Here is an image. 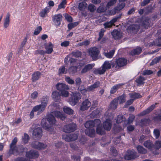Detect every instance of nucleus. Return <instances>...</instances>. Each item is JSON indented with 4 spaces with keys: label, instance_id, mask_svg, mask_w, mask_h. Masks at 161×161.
Masks as SVG:
<instances>
[{
    "label": "nucleus",
    "instance_id": "nucleus-1",
    "mask_svg": "<svg viewBox=\"0 0 161 161\" xmlns=\"http://www.w3.org/2000/svg\"><path fill=\"white\" fill-rule=\"evenodd\" d=\"M54 116L63 120H64L66 118L64 114L58 111H54L52 112L51 114L48 115L47 118V120L49 124L47 123L46 119L43 118L42 119L41 124L44 128L48 129L51 127V125L56 124V120Z\"/></svg>",
    "mask_w": 161,
    "mask_h": 161
},
{
    "label": "nucleus",
    "instance_id": "nucleus-2",
    "mask_svg": "<svg viewBox=\"0 0 161 161\" xmlns=\"http://www.w3.org/2000/svg\"><path fill=\"white\" fill-rule=\"evenodd\" d=\"M101 123V121L99 119L94 121L89 120L86 122L85 126L87 129L85 131V133L91 137H93L95 135V130L92 128L95 126H97Z\"/></svg>",
    "mask_w": 161,
    "mask_h": 161
},
{
    "label": "nucleus",
    "instance_id": "nucleus-3",
    "mask_svg": "<svg viewBox=\"0 0 161 161\" xmlns=\"http://www.w3.org/2000/svg\"><path fill=\"white\" fill-rule=\"evenodd\" d=\"M81 97V95L78 92H72L71 94V97L69 99V102L70 105L74 106L78 102Z\"/></svg>",
    "mask_w": 161,
    "mask_h": 161
},
{
    "label": "nucleus",
    "instance_id": "nucleus-4",
    "mask_svg": "<svg viewBox=\"0 0 161 161\" xmlns=\"http://www.w3.org/2000/svg\"><path fill=\"white\" fill-rule=\"evenodd\" d=\"M88 51L89 55L93 60H95L97 59L99 53L97 48L95 47L91 48L89 49Z\"/></svg>",
    "mask_w": 161,
    "mask_h": 161
},
{
    "label": "nucleus",
    "instance_id": "nucleus-5",
    "mask_svg": "<svg viewBox=\"0 0 161 161\" xmlns=\"http://www.w3.org/2000/svg\"><path fill=\"white\" fill-rule=\"evenodd\" d=\"M126 0H119V3L117 6L115 7L114 9V11L112 12V14H114L116 13L119 12L122 10L125 6V3L124 2Z\"/></svg>",
    "mask_w": 161,
    "mask_h": 161
},
{
    "label": "nucleus",
    "instance_id": "nucleus-6",
    "mask_svg": "<svg viewBox=\"0 0 161 161\" xmlns=\"http://www.w3.org/2000/svg\"><path fill=\"white\" fill-rule=\"evenodd\" d=\"M23 148L21 146H17L12 147V151L10 152L11 148L9 151L10 154L18 155L23 151Z\"/></svg>",
    "mask_w": 161,
    "mask_h": 161
},
{
    "label": "nucleus",
    "instance_id": "nucleus-7",
    "mask_svg": "<svg viewBox=\"0 0 161 161\" xmlns=\"http://www.w3.org/2000/svg\"><path fill=\"white\" fill-rule=\"evenodd\" d=\"M32 146L33 148L38 150L44 149L47 147L46 144L38 141H35L32 142Z\"/></svg>",
    "mask_w": 161,
    "mask_h": 161
},
{
    "label": "nucleus",
    "instance_id": "nucleus-8",
    "mask_svg": "<svg viewBox=\"0 0 161 161\" xmlns=\"http://www.w3.org/2000/svg\"><path fill=\"white\" fill-rule=\"evenodd\" d=\"M136 155V153L134 150H128L126 154L124 156V158L125 159L128 160L133 159L137 157Z\"/></svg>",
    "mask_w": 161,
    "mask_h": 161
},
{
    "label": "nucleus",
    "instance_id": "nucleus-9",
    "mask_svg": "<svg viewBox=\"0 0 161 161\" xmlns=\"http://www.w3.org/2000/svg\"><path fill=\"white\" fill-rule=\"evenodd\" d=\"M63 16L61 14H55L52 17V20L56 25H59L62 19Z\"/></svg>",
    "mask_w": 161,
    "mask_h": 161
},
{
    "label": "nucleus",
    "instance_id": "nucleus-10",
    "mask_svg": "<svg viewBox=\"0 0 161 161\" xmlns=\"http://www.w3.org/2000/svg\"><path fill=\"white\" fill-rule=\"evenodd\" d=\"M76 125L74 124H70L64 126L63 131L65 132H69L74 131L75 129Z\"/></svg>",
    "mask_w": 161,
    "mask_h": 161
},
{
    "label": "nucleus",
    "instance_id": "nucleus-11",
    "mask_svg": "<svg viewBox=\"0 0 161 161\" xmlns=\"http://www.w3.org/2000/svg\"><path fill=\"white\" fill-rule=\"evenodd\" d=\"M91 105V103L88 99H86L82 103L80 108V110L84 111L87 109Z\"/></svg>",
    "mask_w": 161,
    "mask_h": 161
},
{
    "label": "nucleus",
    "instance_id": "nucleus-12",
    "mask_svg": "<svg viewBox=\"0 0 161 161\" xmlns=\"http://www.w3.org/2000/svg\"><path fill=\"white\" fill-rule=\"evenodd\" d=\"M56 88L59 91H61L64 90H69V86L63 83H58L56 85Z\"/></svg>",
    "mask_w": 161,
    "mask_h": 161
},
{
    "label": "nucleus",
    "instance_id": "nucleus-13",
    "mask_svg": "<svg viewBox=\"0 0 161 161\" xmlns=\"http://www.w3.org/2000/svg\"><path fill=\"white\" fill-rule=\"evenodd\" d=\"M33 134L37 138H40L42 136V130L41 128L38 127L35 128L33 131Z\"/></svg>",
    "mask_w": 161,
    "mask_h": 161
},
{
    "label": "nucleus",
    "instance_id": "nucleus-14",
    "mask_svg": "<svg viewBox=\"0 0 161 161\" xmlns=\"http://www.w3.org/2000/svg\"><path fill=\"white\" fill-rule=\"evenodd\" d=\"M26 156L30 159L33 158L38 157V152L36 151L31 150L26 153Z\"/></svg>",
    "mask_w": 161,
    "mask_h": 161
},
{
    "label": "nucleus",
    "instance_id": "nucleus-15",
    "mask_svg": "<svg viewBox=\"0 0 161 161\" xmlns=\"http://www.w3.org/2000/svg\"><path fill=\"white\" fill-rule=\"evenodd\" d=\"M95 65L94 64H89L85 66L82 69L81 71V74H85L91 69H92V68L94 67Z\"/></svg>",
    "mask_w": 161,
    "mask_h": 161
},
{
    "label": "nucleus",
    "instance_id": "nucleus-16",
    "mask_svg": "<svg viewBox=\"0 0 161 161\" xmlns=\"http://www.w3.org/2000/svg\"><path fill=\"white\" fill-rule=\"evenodd\" d=\"M118 18V17H115L112 19L109 22H107L104 23L103 24L104 27L105 28H107L112 27L113 25H114V23L117 21Z\"/></svg>",
    "mask_w": 161,
    "mask_h": 161
},
{
    "label": "nucleus",
    "instance_id": "nucleus-17",
    "mask_svg": "<svg viewBox=\"0 0 161 161\" xmlns=\"http://www.w3.org/2000/svg\"><path fill=\"white\" fill-rule=\"evenodd\" d=\"M114 64L112 63L111 61H106L104 62L102 66L106 71L111 68V65L113 67H117V66H115Z\"/></svg>",
    "mask_w": 161,
    "mask_h": 161
},
{
    "label": "nucleus",
    "instance_id": "nucleus-18",
    "mask_svg": "<svg viewBox=\"0 0 161 161\" xmlns=\"http://www.w3.org/2000/svg\"><path fill=\"white\" fill-rule=\"evenodd\" d=\"M104 128L106 130H110L112 126V121L110 119H106L103 124Z\"/></svg>",
    "mask_w": 161,
    "mask_h": 161
},
{
    "label": "nucleus",
    "instance_id": "nucleus-19",
    "mask_svg": "<svg viewBox=\"0 0 161 161\" xmlns=\"http://www.w3.org/2000/svg\"><path fill=\"white\" fill-rule=\"evenodd\" d=\"M127 60L124 58H119L116 60V64L119 67H122L126 64Z\"/></svg>",
    "mask_w": 161,
    "mask_h": 161
},
{
    "label": "nucleus",
    "instance_id": "nucleus-20",
    "mask_svg": "<svg viewBox=\"0 0 161 161\" xmlns=\"http://www.w3.org/2000/svg\"><path fill=\"white\" fill-rule=\"evenodd\" d=\"M53 45L51 42H49L45 46L46 53L51 54L53 51Z\"/></svg>",
    "mask_w": 161,
    "mask_h": 161
},
{
    "label": "nucleus",
    "instance_id": "nucleus-21",
    "mask_svg": "<svg viewBox=\"0 0 161 161\" xmlns=\"http://www.w3.org/2000/svg\"><path fill=\"white\" fill-rule=\"evenodd\" d=\"M10 14L9 13H7L4 19L3 26L4 28H7L9 26L10 21Z\"/></svg>",
    "mask_w": 161,
    "mask_h": 161
},
{
    "label": "nucleus",
    "instance_id": "nucleus-22",
    "mask_svg": "<svg viewBox=\"0 0 161 161\" xmlns=\"http://www.w3.org/2000/svg\"><path fill=\"white\" fill-rule=\"evenodd\" d=\"M129 95L130 98L134 101L137 99L139 98L142 97V96L139 93L131 92L129 93Z\"/></svg>",
    "mask_w": 161,
    "mask_h": 161
},
{
    "label": "nucleus",
    "instance_id": "nucleus-23",
    "mask_svg": "<svg viewBox=\"0 0 161 161\" xmlns=\"http://www.w3.org/2000/svg\"><path fill=\"white\" fill-rule=\"evenodd\" d=\"M124 85L123 84H119L114 85L110 89V93L111 94H114L119 89L121 88Z\"/></svg>",
    "mask_w": 161,
    "mask_h": 161
},
{
    "label": "nucleus",
    "instance_id": "nucleus-24",
    "mask_svg": "<svg viewBox=\"0 0 161 161\" xmlns=\"http://www.w3.org/2000/svg\"><path fill=\"white\" fill-rule=\"evenodd\" d=\"M105 71V69H104L102 66L101 67L99 68L94 69L93 72L95 75H102L103 74Z\"/></svg>",
    "mask_w": 161,
    "mask_h": 161
},
{
    "label": "nucleus",
    "instance_id": "nucleus-25",
    "mask_svg": "<svg viewBox=\"0 0 161 161\" xmlns=\"http://www.w3.org/2000/svg\"><path fill=\"white\" fill-rule=\"evenodd\" d=\"M48 102V97H47L42 98L41 101V104H40L42 107V109L45 110L47 104Z\"/></svg>",
    "mask_w": 161,
    "mask_h": 161
},
{
    "label": "nucleus",
    "instance_id": "nucleus-26",
    "mask_svg": "<svg viewBox=\"0 0 161 161\" xmlns=\"http://www.w3.org/2000/svg\"><path fill=\"white\" fill-rule=\"evenodd\" d=\"M112 34L115 39H119L122 36L121 33L116 30H114L112 32Z\"/></svg>",
    "mask_w": 161,
    "mask_h": 161
},
{
    "label": "nucleus",
    "instance_id": "nucleus-27",
    "mask_svg": "<svg viewBox=\"0 0 161 161\" xmlns=\"http://www.w3.org/2000/svg\"><path fill=\"white\" fill-rule=\"evenodd\" d=\"M155 105H152L150 106L149 108H147L146 110L143 111L139 115L140 116H142L148 114V113L152 111L154 108Z\"/></svg>",
    "mask_w": 161,
    "mask_h": 161
},
{
    "label": "nucleus",
    "instance_id": "nucleus-28",
    "mask_svg": "<svg viewBox=\"0 0 161 161\" xmlns=\"http://www.w3.org/2000/svg\"><path fill=\"white\" fill-rule=\"evenodd\" d=\"M87 5L86 2H83L79 4L78 9L81 11H84L86 9Z\"/></svg>",
    "mask_w": 161,
    "mask_h": 161
},
{
    "label": "nucleus",
    "instance_id": "nucleus-29",
    "mask_svg": "<svg viewBox=\"0 0 161 161\" xmlns=\"http://www.w3.org/2000/svg\"><path fill=\"white\" fill-rule=\"evenodd\" d=\"M41 74L39 72H34L32 75V80L33 81H35L37 80L41 77Z\"/></svg>",
    "mask_w": 161,
    "mask_h": 161
},
{
    "label": "nucleus",
    "instance_id": "nucleus-30",
    "mask_svg": "<svg viewBox=\"0 0 161 161\" xmlns=\"http://www.w3.org/2000/svg\"><path fill=\"white\" fill-rule=\"evenodd\" d=\"M50 8L48 7H46L44 9L42 10L39 13L40 16L42 18L45 17L49 12Z\"/></svg>",
    "mask_w": 161,
    "mask_h": 161
},
{
    "label": "nucleus",
    "instance_id": "nucleus-31",
    "mask_svg": "<svg viewBox=\"0 0 161 161\" xmlns=\"http://www.w3.org/2000/svg\"><path fill=\"white\" fill-rule=\"evenodd\" d=\"M42 108V107L40 104L35 106L32 109L33 110V111H34L35 112L38 111L37 114L39 115L45 110H43Z\"/></svg>",
    "mask_w": 161,
    "mask_h": 161
},
{
    "label": "nucleus",
    "instance_id": "nucleus-32",
    "mask_svg": "<svg viewBox=\"0 0 161 161\" xmlns=\"http://www.w3.org/2000/svg\"><path fill=\"white\" fill-rule=\"evenodd\" d=\"M52 97L53 98L56 102L58 101L60 99L59 93L57 91H54L53 92Z\"/></svg>",
    "mask_w": 161,
    "mask_h": 161
},
{
    "label": "nucleus",
    "instance_id": "nucleus-33",
    "mask_svg": "<svg viewBox=\"0 0 161 161\" xmlns=\"http://www.w3.org/2000/svg\"><path fill=\"white\" fill-rule=\"evenodd\" d=\"M100 82L98 81L97 82L94 83L93 84L89 86L87 88V90L89 91H92L95 88L98 87L99 86Z\"/></svg>",
    "mask_w": 161,
    "mask_h": 161
},
{
    "label": "nucleus",
    "instance_id": "nucleus-34",
    "mask_svg": "<svg viewBox=\"0 0 161 161\" xmlns=\"http://www.w3.org/2000/svg\"><path fill=\"white\" fill-rule=\"evenodd\" d=\"M142 51V48L141 47H138L131 51L130 53L132 55L139 54L141 53Z\"/></svg>",
    "mask_w": 161,
    "mask_h": 161
},
{
    "label": "nucleus",
    "instance_id": "nucleus-35",
    "mask_svg": "<svg viewBox=\"0 0 161 161\" xmlns=\"http://www.w3.org/2000/svg\"><path fill=\"white\" fill-rule=\"evenodd\" d=\"M63 111L65 113L69 114H72L74 112L73 110L67 106H65L63 108Z\"/></svg>",
    "mask_w": 161,
    "mask_h": 161
},
{
    "label": "nucleus",
    "instance_id": "nucleus-36",
    "mask_svg": "<svg viewBox=\"0 0 161 161\" xmlns=\"http://www.w3.org/2000/svg\"><path fill=\"white\" fill-rule=\"evenodd\" d=\"M136 148L138 152L141 154H145L147 152L146 149L141 146H137Z\"/></svg>",
    "mask_w": 161,
    "mask_h": 161
},
{
    "label": "nucleus",
    "instance_id": "nucleus-37",
    "mask_svg": "<svg viewBox=\"0 0 161 161\" xmlns=\"http://www.w3.org/2000/svg\"><path fill=\"white\" fill-rule=\"evenodd\" d=\"M100 124L97 126L96 132L97 134L100 135H103L104 134V131L102 127L100 125Z\"/></svg>",
    "mask_w": 161,
    "mask_h": 161
},
{
    "label": "nucleus",
    "instance_id": "nucleus-38",
    "mask_svg": "<svg viewBox=\"0 0 161 161\" xmlns=\"http://www.w3.org/2000/svg\"><path fill=\"white\" fill-rule=\"evenodd\" d=\"M68 90H64L59 92V95L63 97H68L69 95V93L67 91Z\"/></svg>",
    "mask_w": 161,
    "mask_h": 161
},
{
    "label": "nucleus",
    "instance_id": "nucleus-39",
    "mask_svg": "<svg viewBox=\"0 0 161 161\" xmlns=\"http://www.w3.org/2000/svg\"><path fill=\"white\" fill-rule=\"evenodd\" d=\"M144 145L145 147L149 149H151L153 146V145L150 140L145 142H144Z\"/></svg>",
    "mask_w": 161,
    "mask_h": 161
},
{
    "label": "nucleus",
    "instance_id": "nucleus-40",
    "mask_svg": "<svg viewBox=\"0 0 161 161\" xmlns=\"http://www.w3.org/2000/svg\"><path fill=\"white\" fill-rule=\"evenodd\" d=\"M115 52L114 50H112L108 53H104V55L108 58H111L113 57Z\"/></svg>",
    "mask_w": 161,
    "mask_h": 161
},
{
    "label": "nucleus",
    "instance_id": "nucleus-41",
    "mask_svg": "<svg viewBox=\"0 0 161 161\" xmlns=\"http://www.w3.org/2000/svg\"><path fill=\"white\" fill-rule=\"evenodd\" d=\"M118 101L116 99H115L111 103L110 107L113 109H115L117 108Z\"/></svg>",
    "mask_w": 161,
    "mask_h": 161
},
{
    "label": "nucleus",
    "instance_id": "nucleus-42",
    "mask_svg": "<svg viewBox=\"0 0 161 161\" xmlns=\"http://www.w3.org/2000/svg\"><path fill=\"white\" fill-rule=\"evenodd\" d=\"M129 28L134 32H137L140 29V26L137 25H132L129 26Z\"/></svg>",
    "mask_w": 161,
    "mask_h": 161
},
{
    "label": "nucleus",
    "instance_id": "nucleus-43",
    "mask_svg": "<svg viewBox=\"0 0 161 161\" xmlns=\"http://www.w3.org/2000/svg\"><path fill=\"white\" fill-rule=\"evenodd\" d=\"M149 25V19L147 18H146L143 21L142 26L146 28L148 27Z\"/></svg>",
    "mask_w": 161,
    "mask_h": 161
},
{
    "label": "nucleus",
    "instance_id": "nucleus-44",
    "mask_svg": "<svg viewBox=\"0 0 161 161\" xmlns=\"http://www.w3.org/2000/svg\"><path fill=\"white\" fill-rule=\"evenodd\" d=\"M125 119L122 115H119L117 117L116 122L117 123H120L125 121Z\"/></svg>",
    "mask_w": 161,
    "mask_h": 161
},
{
    "label": "nucleus",
    "instance_id": "nucleus-45",
    "mask_svg": "<svg viewBox=\"0 0 161 161\" xmlns=\"http://www.w3.org/2000/svg\"><path fill=\"white\" fill-rule=\"evenodd\" d=\"M161 59V56L156 57L153 59L150 64V65H153L158 63Z\"/></svg>",
    "mask_w": 161,
    "mask_h": 161
},
{
    "label": "nucleus",
    "instance_id": "nucleus-46",
    "mask_svg": "<svg viewBox=\"0 0 161 161\" xmlns=\"http://www.w3.org/2000/svg\"><path fill=\"white\" fill-rule=\"evenodd\" d=\"M67 73V70H65V68L64 66L60 67L58 69V74L59 75L63 74H65Z\"/></svg>",
    "mask_w": 161,
    "mask_h": 161
},
{
    "label": "nucleus",
    "instance_id": "nucleus-47",
    "mask_svg": "<svg viewBox=\"0 0 161 161\" xmlns=\"http://www.w3.org/2000/svg\"><path fill=\"white\" fill-rule=\"evenodd\" d=\"M66 4V2L64 1L63 0H62L61 2L58 5V9L57 11L61 8H64L65 7V5Z\"/></svg>",
    "mask_w": 161,
    "mask_h": 161
},
{
    "label": "nucleus",
    "instance_id": "nucleus-48",
    "mask_svg": "<svg viewBox=\"0 0 161 161\" xmlns=\"http://www.w3.org/2000/svg\"><path fill=\"white\" fill-rule=\"evenodd\" d=\"M125 97L124 94L122 95L119 97L117 99V101H119L120 103H122L125 101Z\"/></svg>",
    "mask_w": 161,
    "mask_h": 161
},
{
    "label": "nucleus",
    "instance_id": "nucleus-49",
    "mask_svg": "<svg viewBox=\"0 0 161 161\" xmlns=\"http://www.w3.org/2000/svg\"><path fill=\"white\" fill-rule=\"evenodd\" d=\"M145 80V79L144 78L140 76L139 78L136 79V82L138 85L142 84L144 83L143 81Z\"/></svg>",
    "mask_w": 161,
    "mask_h": 161
},
{
    "label": "nucleus",
    "instance_id": "nucleus-50",
    "mask_svg": "<svg viewBox=\"0 0 161 161\" xmlns=\"http://www.w3.org/2000/svg\"><path fill=\"white\" fill-rule=\"evenodd\" d=\"M107 8L103 5H100L97 9L98 13H101L105 12L107 10Z\"/></svg>",
    "mask_w": 161,
    "mask_h": 161
},
{
    "label": "nucleus",
    "instance_id": "nucleus-51",
    "mask_svg": "<svg viewBox=\"0 0 161 161\" xmlns=\"http://www.w3.org/2000/svg\"><path fill=\"white\" fill-rule=\"evenodd\" d=\"M117 1V0H110L108 3L106 7L109 8V7L115 4Z\"/></svg>",
    "mask_w": 161,
    "mask_h": 161
},
{
    "label": "nucleus",
    "instance_id": "nucleus-52",
    "mask_svg": "<svg viewBox=\"0 0 161 161\" xmlns=\"http://www.w3.org/2000/svg\"><path fill=\"white\" fill-rule=\"evenodd\" d=\"M78 22H77L69 24L68 25L69 29V30L72 29L73 28L77 26L78 24Z\"/></svg>",
    "mask_w": 161,
    "mask_h": 161
},
{
    "label": "nucleus",
    "instance_id": "nucleus-53",
    "mask_svg": "<svg viewBox=\"0 0 161 161\" xmlns=\"http://www.w3.org/2000/svg\"><path fill=\"white\" fill-rule=\"evenodd\" d=\"M79 90L80 91L82 94H85L86 92L87 91H88L87 90V88L86 89L85 88L84 86H80L78 88Z\"/></svg>",
    "mask_w": 161,
    "mask_h": 161
},
{
    "label": "nucleus",
    "instance_id": "nucleus-54",
    "mask_svg": "<svg viewBox=\"0 0 161 161\" xmlns=\"http://www.w3.org/2000/svg\"><path fill=\"white\" fill-rule=\"evenodd\" d=\"M90 43V41L88 40H86L84 42H80L78 44V45L79 46H87L89 45Z\"/></svg>",
    "mask_w": 161,
    "mask_h": 161
},
{
    "label": "nucleus",
    "instance_id": "nucleus-55",
    "mask_svg": "<svg viewBox=\"0 0 161 161\" xmlns=\"http://www.w3.org/2000/svg\"><path fill=\"white\" fill-rule=\"evenodd\" d=\"M77 67L76 66H72L69 69V71L70 73L74 74L77 72Z\"/></svg>",
    "mask_w": 161,
    "mask_h": 161
},
{
    "label": "nucleus",
    "instance_id": "nucleus-56",
    "mask_svg": "<svg viewBox=\"0 0 161 161\" xmlns=\"http://www.w3.org/2000/svg\"><path fill=\"white\" fill-rule=\"evenodd\" d=\"M22 140L25 143H26L28 141L29 137L26 134H25L24 136L22 137Z\"/></svg>",
    "mask_w": 161,
    "mask_h": 161
},
{
    "label": "nucleus",
    "instance_id": "nucleus-57",
    "mask_svg": "<svg viewBox=\"0 0 161 161\" xmlns=\"http://www.w3.org/2000/svg\"><path fill=\"white\" fill-rule=\"evenodd\" d=\"M17 142V139L15 137L14 138L13 140L12 141V143L10 145V148H11L10 152L12 151V147L15 146V145Z\"/></svg>",
    "mask_w": 161,
    "mask_h": 161
},
{
    "label": "nucleus",
    "instance_id": "nucleus-58",
    "mask_svg": "<svg viewBox=\"0 0 161 161\" xmlns=\"http://www.w3.org/2000/svg\"><path fill=\"white\" fill-rule=\"evenodd\" d=\"M88 10H90L91 12H93L96 9L95 6L92 4H89L88 7Z\"/></svg>",
    "mask_w": 161,
    "mask_h": 161
},
{
    "label": "nucleus",
    "instance_id": "nucleus-59",
    "mask_svg": "<svg viewBox=\"0 0 161 161\" xmlns=\"http://www.w3.org/2000/svg\"><path fill=\"white\" fill-rule=\"evenodd\" d=\"M64 15L68 22H71L72 21V18L70 16L66 14H64Z\"/></svg>",
    "mask_w": 161,
    "mask_h": 161
},
{
    "label": "nucleus",
    "instance_id": "nucleus-60",
    "mask_svg": "<svg viewBox=\"0 0 161 161\" xmlns=\"http://www.w3.org/2000/svg\"><path fill=\"white\" fill-rule=\"evenodd\" d=\"M65 80L68 83L70 84H73L75 82L74 81L69 77H66Z\"/></svg>",
    "mask_w": 161,
    "mask_h": 161
},
{
    "label": "nucleus",
    "instance_id": "nucleus-61",
    "mask_svg": "<svg viewBox=\"0 0 161 161\" xmlns=\"http://www.w3.org/2000/svg\"><path fill=\"white\" fill-rule=\"evenodd\" d=\"M135 116L134 115H131L130 116L128 120L127 123L130 124L132 123L135 118Z\"/></svg>",
    "mask_w": 161,
    "mask_h": 161
},
{
    "label": "nucleus",
    "instance_id": "nucleus-62",
    "mask_svg": "<svg viewBox=\"0 0 161 161\" xmlns=\"http://www.w3.org/2000/svg\"><path fill=\"white\" fill-rule=\"evenodd\" d=\"M73 55L76 57H79L81 55V52L80 51L73 52L72 53Z\"/></svg>",
    "mask_w": 161,
    "mask_h": 161
},
{
    "label": "nucleus",
    "instance_id": "nucleus-63",
    "mask_svg": "<svg viewBox=\"0 0 161 161\" xmlns=\"http://www.w3.org/2000/svg\"><path fill=\"white\" fill-rule=\"evenodd\" d=\"M70 135L71 137L70 138L71 139V141H75L78 138V136L76 134H70Z\"/></svg>",
    "mask_w": 161,
    "mask_h": 161
},
{
    "label": "nucleus",
    "instance_id": "nucleus-64",
    "mask_svg": "<svg viewBox=\"0 0 161 161\" xmlns=\"http://www.w3.org/2000/svg\"><path fill=\"white\" fill-rule=\"evenodd\" d=\"M42 28L41 26H40L37 27L34 33V34L36 35H37L38 34H39V32L42 30Z\"/></svg>",
    "mask_w": 161,
    "mask_h": 161
}]
</instances>
